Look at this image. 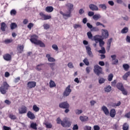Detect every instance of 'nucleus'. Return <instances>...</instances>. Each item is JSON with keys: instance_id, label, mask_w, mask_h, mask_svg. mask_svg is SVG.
I'll return each mask as SVG.
<instances>
[{"instance_id": "nucleus-12", "label": "nucleus", "mask_w": 130, "mask_h": 130, "mask_svg": "<svg viewBox=\"0 0 130 130\" xmlns=\"http://www.w3.org/2000/svg\"><path fill=\"white\" fill-rule=\"evenodd\" d=\"M26 115L28 118H29V119L31 120L35 119V118H36L35 114H34V113H33V112H31L30 111H28L27 112Z\"/></svg>"}, {"instance_id": "nucleus-50", "label": "nucleus", "mask_w": 130, "mask_h": 130, "mask_svg": "<svg viewBox=\"0 0 130 130\" xmlns=\"http://www.w3.org/2000/svg\"><path fill=\"white\" fill-rule=\"evenodd\" d=\"M5 42L6 44H9V43H12V42H13V40L6 39V40H5Z\"/></svg>"}, {"instance_id": "nucleus-3", "label": "nucleus", "mask_w": 130, "mask_h": 130, "mask_svg": "<svg viewBox=\"0 0 130 130\" xmlns=\"http://www.w3.org/2000/svg\"><path fill=\"white\" fill-rule=\"evenodd\" d=\"M116 87L118 90H120L122 92V94L123 95H127V91L125 88H124V87L123 86V84L122 83L119 82L116 85Z\"/></svg>"}, {"instance_id": "nucleus-23", "label": "nucleus", "mask_w": 130, "mask_h": 130, "mask_svg": "<svg viewBox=\"0 0 130 130\" xmlns=\"http://www.w3.org/2000/svg\"><path fill=\"white\" fill-rule=\"evenodd\" d=\"M7 28V24L5 22L1 23V29L3 32H5L6 31V29Z\"/></svg>"}, {"instance_id": "nucleus-41", "label": "nucleus", "mask_w": 130, "mask_h": 130, "mask_svg": "<svg viewBox=\"0 0 130 130\" xmlns=\"http://www.w3.org/2000/svg\"><path fill=\"white\" fill-rule=\"evenodd\" d=\"M49 66L51 68V70L54 71V67H55V63H49Z\"/></svg>"}, {"instance_id": "nucleus-33", "label": "nucleus", "mask_w": 130, "mask_h": 130, "mask_svg": "<svg viewBox=\"0 0 130 130\" xmlns=\"http://www.w3.org/2000/svg\"><path fill=\"white\" fill-rule=\"evenodd\" d=\"M121 33H122L123 34H125L126 33H127V32H128V28H127V27H124L121 31Z\"/></svg>"}, {"instance_id": "nucleus-15", "label": "nucleus", "mask_w": 130, "mask_h": 130, "mask_svg": "<svg viewBox=\"0 0 130 130\" xmlns=\"http://www.w3.org/2000/svg\"><path fill=\"white\" fill-rule=\"evenodd\" d=\"M36 86V82L29 81L27 83V87L29 89H32V88H35Z\"/></svg>"}, {"instance_id": "nucleus-58", "label": "nucleus", "mask_w": 130, "mask_h": 130, "mask_svg": "<svg viewBox=\"0 0 130 130\" xmlns=\"http://www.w3.org/2000/svg\"><path fill=\"white\" fill-rule=\"evenodd\" d=\"M79 27H81V25L80 24H75L73 25L74 29H77V28H79Z\"/></svg>"}, {"instance_id": "nucleus-14", "label": "nucleus", "mask_w": 130, "mask_h": 130, "mask_svg": "<svg viewBox=\"0 0 130 130\" xmlns=\"http://www.w3.org/2000/svg\"><path fill=\"white\" fill-rule=\"evenodd\" d=\"M17 53H22L24 51V45H18L17 47Z\"/></svg>"}, {"instance_id": "nucleus-18", "label": "nucleus", "mask_w": 130, "mask_h": 130, "mask_svg": "<svg viewBox=\"0 0 130 130\" xmlns=\"http://www.w3.org/2000/svg\"><path fill=\"white\" fill-rule=\"evenodd\" d=\"M102 110L103 111L104 113H105V115H109V110H108V108L106 107V106H103L102 107Z\"/></svg>"}, {"instance_id": "nucleus-27", "label": "nucleus", "mask_w": 130, "mask_h": 130, "mask_svg": "<svg viewBox=\"0 0 130 130\" xmlns=\"http://www.w3.org/2000/svg\"><path fill=\"white\" fill-rule=\"evenodd\" d=\"M130 76V71H128L127 72H126L123 76V80H125V81H126V80H127V78H128V77H129Z\"/></svg>"}, {"instance_id": "nucleus-42", "label": "nucleus", "mask_w": 130, "mask_h": 130, "mask_svg": "<svg viewBox=\"0 0 130 130\" xmlns=\"http://www.w3.org/2000/svg\"><path fill=\"white\" fill-rule=\"evenodd\" d=\"M33 27H34V24L33 23L30 22L27 25V28L29 30H31Z\"/></svg>"}, {"instance_id": "nucleus-63", "label": "nucleus", "mask_w": 130, "mask_h": 130, "mask_svg": "<svg viewBox=\"0 0 130 130\" xmlns=\"http://www.w3.org/2000/svg\"><path fill=\"white\" fill-rule=\"evenodd\" d=\"M3 128L4 130H11V127L7 126H4Z\"/></svg>"}, {"instance_id": "nucleus-52", "label": "nucleus", "mask_w": 130, "mask_h": 130, "mask_svg": "<svg viewBox=\"0 0 130 130\" xmlns=\"http://www.w3.org/2000/svg\"><path fill=\"white\" fill-rule=\"evenodd\" d=\"M84 130H92V127L88 125H86L84 127Z\"/></svg>"}, {"instance_id": "nucleus-19", "label": "nucleus", "mask_w": 130, "mask_h": 130, "mask_svg": "<svg viewBox=\"0 0 130 130\" xmlns=\"http://www.w3.org/2000/svg\"><path fill=\"white\" fill-rule=\"evenodd\" d=\"M45 66L43 63H40V64H38L36 67V70L37 71H38L39 72H40V71H42V70L43 69V68H45Z\"/></svg>"}, {"instance_id": "nucleus-55", "label": "nucleus", "mask_w": 130, "mask_h": 130, "mask_svg": "<svg viewBox=\"0 0 130 130\" xmlns=\"http://www.w3.org/2000/svg\"><path fill=\"white\" fill-rule=\"evenodd\" d=\"M94 12L89 11L88 13L89 17H93L94 16Z\"/></svg>"}, {"instance_id": "nucleus-49", "label": "nucleus", "mask_w": 130, "mask_h": 130, "mask_svg": "<svg viewBox=\"0 0 130 130\" xmlns=\"http://www.w3.org/2000/svg\"><path fill=\"white\" fill-rule=\"evenodd\" d=\"M10 14L12 16H15L17 14V11L15 9H13L11 11Z\"/></svg>"}, {"instance_id": "nucleus-45", "label": "nucleus", "mask_w": 130, "mask_h": 130, "mask_svg": "<svg viewBox=\"0 0 130 130\" xmlns=\"http://www.w3.org/2000/svg\"><path fill=\"white\" fill-rule=\"evenodd\" d=\"M112 79H113V74H110L109 76H108V80L109 82H111V81H112Z\"/></svg>"}, {"instance_id": "nucleus-13", "label": "nucleus", "mask_w": 130, "mask_h": 130, "mask_svg": "<svg viewBox=\"0 0 130 130\" xmlns=\"http://www.w3.org/2000/svg\"><path fill=\"white\" fill-rule=\"evenodd\" d=\"M102 36L103 37L104 39H106L107 38H108V36H109L108 30L106 29H102Z\"/></svg>"}, {"instance_id": "nucleus-31", "label": "nucleus", "mask_w": 130, "mask_h": 130, "mask_svg": "<svg viewBox=\"0 0 130 130\" xmlns=\"http://www.w3.org/2000/svg\"><path fill=\"white\" fill-rule=\"evenodd\" d=\"M30 127L32 129H37V124L36 123L32 122L30 124Z\"/></svg>"}, {"instance_id": "nucleus-57", "label": "nucleus", "mask_w": 130, "mask_h": 130, "mask_svg": "<svg viewBox=\"0 0 130 130\" xmlns=\"http://www.w3.org/2000/svg\"><path fill=\"white\" fill-rule=\"evenodd\" d=\"M46 126L47 128H51L52 127V124L51 123L46 124Z\"/></svg>"}, {"instance_id": "nucleus-34", "label": "nucleus", "mask_w": 130, "mask_h": 130, "mask_svg": "<svg viewBox=\"0 0 130 130\" xmlns=\"http://www.w3.org/2000/svg\"><path fill=\"white\" fill-rule=\"evenodd\" d=\"M32 109L34 111H35V112H38V111L40 110L39 107H37V105H34L33 106Z\"/></svg>"}, {"instance_id": "nucleus-61", "label": "nucleus", "mask_w": 130, "mask_h": 130, "mask_svg": "<svg viewBox=\"0 0 130 130\" xmlns=\"http://www.w3.org/2000/svg\"><path fill=\"white\" fill-rule=\"evenodd\" d=\"M83 111L82 110H76L75 111V113L76 114H81Z\"/></svg>"}, {"instance_id": "nucleus-46", "label": "nucleus", "mask_w": 130, "mask_h": 130, "mask_svg": "<svg viewBox=\"0 0 130 130\" xmlns=\"http://www.w3.org/2000/svg\"><path fill=\"white\" fill-rule=\"evenodd\" d=\"M91 31H92L93 32H98L99 31V28L98 27H92Z\"/></svg>"}, {"instance_id": "nucleus-30", "label": "nucleus", "mask_w": 130, "mask_h": 130, "mask_svg": "<svg viewBox=\"0 0 130 130\" xmlns=\"http://www.w3.org/2000/svg\"><path fill=\"white\" fill-rule=\"evenodd\" d=\"M129 128V126L127 123H124L122 125V129L123 130H128Z\"/></svg>"}, {"instance_id": "nucleus-39", "label": "nucleus", "mask_w": 130, "mask_h": 130, "mask_svg": "<svg viewBox=\"0 0 130 130\" xmlns=\"http://www.w3.org/2000/svg\"><path fill=\"white\" fill-rule=\"evenodd\" d=\"M99 8L102 9V10H106V9H107V7H106V5L105 4L99 5Z\"/></svg>"}, {"instance_id": "nucleus-40", "label": "nucleus", "mask_w": 130, "mask_h": 130, "mask_svg": "<svg viewBox=\"0 0 130 130\" xmlns=\"http://www.w3.org/2000/svg\"><path fill=\"white\" fill-rule=\"evenodd\" d=\"M44 29L45 30H48V29H49L50 28V25L47 23H45L43 24Z\"/></svg>"}, {"instance_id": "nucleus-17", "label": "nucleus", "mask_w": 130, "mask_h": 130, "mask_svg": "<svg viewBox=\"0 0 130 130\" xmlns=\"http://www.w3.org/2000/svg\"><path fill=\"white\" fill-rule=\"evenodd\" d=\"M89 8L91 11H99V8L97 6L94 4H90Z\"/></svg>"}, {"instance_id": "nucleus-48", "label": "nucleus", "mask_w": 130, "mask_h": 130, "mask_svg": "<svg viewBox=\"0 0 130 130\" xmlns=\"http://www.w3.org/2000/svg\"><path fill=\"white\" fill-rule=\"evenodd\" d=\"M83 61L86 66H89V60L87 58H85Z\"/></svg>"}, {"instance_id": "nucleus-60", "label": "nucleus", "mask_w": 130, "mask_h": 130, "mask_svg": "<svg viewBox=\"0 0 130 130\" xmlns=\"http://www.w3.org/2000/svg\"><path fill=\"white\" fill-rule=\"evenodd\" d=\"M94 130H100V127L97 125L93 126Z\"/></svg>"}, {"instance_id": "nucleus-11", "label": "nucleus", "mask_w": 130, "mask_h": 130, "mask_svg": "<svg viewBox=\"0 0 130 130\" xmlns=\"http://www.w3.org/2000/svg\"><path fill=\"white\" fill-rule=\"evenodd\" d=\"M19 114H24L27 113V107L25 106H22L21 108L18 109Z\"/></svg>"}, {"instance_id": "nucleus-54", "label": "nucleus", "mask_w": 130, "mask_h": 130, "mask_svg": "<svg viewBox=\"0 0 130 130\" xmlns=\"http://www.w3.org/2000/svg\"><path fill=\"white\" fill-rule=\"evenodd\" d=\"M57 123L58 124H61V122H62V121L61 120V119H60V118H57Z\"/></svg>"}, {"instance_id": "nucleus-9", "label": "nucleus", "mask_w": 130, "mask_h": 130, "mask_svg": "<svg viewBox=\"0 0 130 130\" xmlns=\"http://www.w3.org/2000/svg\"><path fill=\"white\" fill-rule=\"evenodd\" d=\"M86 49V52L88 54V55L89 56V57H91L92 58V57H94V55H93V53L92 52L91 47H90V46H85Z\"/></svg>"}, {"instance_id": "nucleus-5", "label": "nucleus", "mask_w": 130, "mask_h": 130, "mask_svg": "<svg viewBox=\"0 0 130 130\" xmlns=\"http://www.w3.org/2000/svg\"><path fill=\"white\" fill-rule=\"evenodd\" d=\"M103 69L99 65H95L94 66L93 72L97 75V76H100L101 74H102Z\"/></svg>"}, {"instance_id": "nucleus-8", "label": "nucleus", "mask_w": 130, "mask_h": 130, "mask_svg": "<svg viewBox=\"0 0 130 130\" xmlns=\"http://www.w3.org/2000/svg\"><path fill=\"white\" fill-rule=\"evenodd\" d=\"M40 16L42 18V20L46 21V20H49L51 18V16L44 14L43 12L40 13Z\"/></svg>"}, {"instance_id": "nucleus-10", "label": "nucleus", "mask_w": 130, "mask_h": 130, "mask_svg": "<svg viewBox=\"0 0 130 130\" xmlns=\"http://www.w3.org/2000/svg\"><path fill=\"white\" fill-rule=\"evenodd\" d=\"M71 92H72V89H71V85L68 86L67 88H66L64 92H63V96H69L70 94H71Z\"/></svg>"}, {"instance_id": "nucleus-44", "label": "nucleus", "mask_w": 130, "mask_h": 130, "mask_svg": "<svg viewBox=\"0 0 130 130\" xmlns=\"http://www.w3.org/2000/svg\"><path fill=\"white\" fill-rule=\"evenodd\" d=\"M121 104V103L120 102H118L117 104L114 103L112 105V106L113 107H117V106H120V105Z\"/></svg>"}, {"instance_id": "nucleus-6", "label": "nucleus", "mask_w": 130, "mask_h": 130, "mask_svg": "<svg viewBox=\"0 0 130 130\" xmlns=\"http://www.w3.org/2000/svg\"><path fill=\"white\" fill-rule=\"evenodd\" d=\"M38 37L36 35H33L30 37V41L31 43H34V44H37V42H38Z\"/></svg>"}, {"instance_id": "nucleus-24", "label": "nucleus", "mask_w": 130, "mask_h": 130, "mask_svg": "<svg viewBox=\"0 0 130 130\" xmlns=\"http://www.w3.org/2000/svg\"><path fill=\"white\" fill-rule=\"evenodd\" d=\"M36 45H39L40 47H45V44L40 40H39Z\"/></svg>"}, {"instance_id": "nucleus-32", "label": "nucleus", "mask_w": 130, "mask_h": 130, "mask_svg": "<svg viewBox=\"0 0 130 130\" xmlns=\"http://www.w3.org/2000/svg\"><path fill=\"white\" fill-rule=\"evenodd\" d=\"M93 20H95V21H97V20H99L100 18H101V16H100V15L99 14H95L92 17Z\"/></svg>"}, {"instance_id": "nucleus-20", "label": "nucleus", "mask_w": 130, "mask_h": 130, "mask_svg": "<svg viewBox=\"0 0 130 130\" xmlns=\"http://www.w3.org/2000/svg\"><path fill=\"white\" fill-rule=\"evenodd\" d=\"M3 58L5 60L9 61L12 59V55H11L10 54H6L3 56Z\"/></svg>"}, {"instance_id": "nucleus-4", "label": "nucleus", "mask_w": 130, "mask_h": 130, "mask_svg": "<svg viewBox=\"0 0 130 130\" xmlns=\"http://www.w3.org/2000/svg\"><path fill=\"white\" fill-rule=\"evenodd\" d=\"M61 125L63 127H70L72 125V122L69 118H64L61 122Z\"/></svg>"}, {"instance_id": "nucleus-51", "label": "nucleus", "mask_w": 130, "mask_h": 130, "mask_svg": "<svg viewBox=\"0 0 130 130\" xmlns=\"http://www.w3.org/2000/svg\"><path fill=\"white\" fill-rule=\"evenodd\" d=\"M105 82V79L104 78H101L99 80V83L100 84H103V83Z\"/></svg>"}, {"instance_id": "nucleus-1", "label": "nucleus", "mask_w": 130, "mask_h": 130, "mask_svg": "<svg viewBox=\"0 0 130 130\" xmlns=\"http://www.w3.org/2000/svg\"><path fill=\"white\" fill-rule=\"evenodd\" d=\"M66 8L68 10L66 13H64L62 11H60V14L64 18H71L72 17V12L74 11V4L72 3H67L66 4Z\"/></svg>"}, {"instance_id": "nucleus-21", "label": "nucleus", "mask_w": 130, "mask_h": 130, "mask_svg": "<svg viewBox=\"0 0 130 130\" xmlns=\"http://www.w3.org/2000/svg\"><path fill=\"white\" fill-rule=\"evenodd\" d=\"M115 115H116V111H115V109H111L110 111V116L111 117H115Z\"/></svg>"}, {"instance_id": "nucleus-16", "label": "nucleus", "mask_w": 130, "mask_h": 130, "mask_svg": "<svg viewBox=\"0 0 130 130\" xmlns=\"http://www.w3.org/2000/svg\"><path fill=\"white\" fill-rule=\"evenodd\" d=\"M113 39L111 38L110 39L108 40V42L107 43V46L106 48V50L107 51H109L110 50V47H111V43L112 42Z\"/></svg>"}, {"instance_id": "nucleus-2", "label": "nucleus", "mask_w": 130, "mask_h": 130, "mask_svg": "<svg viewBox=\"0 0 130 130\" xmlns=\"http://www.w3.org/2000/svg\"><path fill=\"white\" fill-rule=\"evenodd\" d=\"M10 88V85L8 84L7 81H4L2 85L0 87V91L2 94H5L8 92V90Z\"/></svg>"}, {"instance_id": "nucleus-7", "label": "nucleus", "mask_w": 130, "mask_h": 130, "mask_svg": "<svg viewBox=\"0 0 130 130\" xmlns=\"http://www.w3.org/2000/svg\"><path fill=\"white\" fill-rule=\"evenodd\" d=\"M59 107L63 109H66V108H70V105L67 102H63L59 104Z\"/></svg>"}, {"instance_id": "nucleus-38", "label": "nucleus", "mask_w": 130, "mask_h": 130, "mask_svg": "<svg viewBox=\"0 0 130 130\" xmlns=\"http://www.w3.org/2000/svg\"><path fill=\"white\" fill-rule=\"evenodd\" d=\"M123 68L124 71H128V69H129V66L127 64H124L123 65Z\"/></svg>"}, {"instance_id": "nucleus-26", "label": "nucleus", "mask_w": 130, "mask_h": 130, "mask_svg": "<svg viewBox=\"0 0 130 130\" xmlns=\"http://www.w3.org/2000/svg\"><path fill=\"white\" fill-rule=\"evenodd\" d=\"M18 27V25H17V23L15 22H12L10 24V28L11 30H14V29H16Z\"/></svg>"}, {"instance_id": "nucleus-22", "label": "nucleus", "mask_w": 130, "mask_h": 130, "mask_svg": "<svg viewBox=\"0 0 130 130\" xmlns=\"http://www.w3.org/2000/svg\"><path fill=\"white\" fill-rule=\"evenodd\" d=\"M45 11L47 13H51V12H53V7L52 6H48L45 8Z\"/></svg>"}, {"instance_id": "nucleus-37", "label": "nucleus", "mask_w": 130, "mask_h": 130, "mask_svg": "<svg viewBox=\"0 0 130 130\" xmlns=\"http://www.w3.org/2000/svg\"><path fill=\"white\" fill-rule=\"evenodd\" d=\"M99 52L100 53H102L103 54H105L106 53V51L105 50V48H104V47H102L101 50H100L99 51Z\"/></svg>"}, {"instance_id": "nucleus-25", "label": "nucleus", "mask_w": 130, "mask_h": 130, "mask_svg": "<svg viewBox=\"0 0 130 130\" xmlns=\"http://www.w3.org/2000/svg\"><path fill=\"white\" fill-rule=\"evenodd\" d=\"M80 119L81 120V121L84 122V121H88V119H89V118L87 117L86 116H81L79 117Z\"/></svg>"}, {"instance_id": "nucleus-43", "label": "nucleus", "mask_w": 130, "mask_h": 130, "mask_svg": "<svg viewBox=\"0 0 130 130\" xmlns=\"http://www.w3.org/2000/svg\"><path fill=\"white\" fill-rule=\"evenodd\" d=\"M87 35L89 39H92L93 38V35H92V33H91V31H88L87 33Z\"/></svg>"}, {"instance_id": "nucleus-28", "label": "nucleus", "mask_w": 130, "mask_h": 130, "mask_svg": "<svg viewBox=\"0 0 130 130\" xmlns=\"http://www.w3.org/2000/svg\"><path fill=\"white\" fill-rule=\"evenodd\" d=\"M49 87L50 88H53L54 87H56V84H55V82L51 80L49 82Z\"/></svg>"}, {"instance_id": "nucleus-36", "label": "nucleus", "mask_w": 130, "mask_h": 130, "mask_svg": "<svg viewBox=\"0 0 130 130\" xmlns=\"http://www.w3.org/2000/svg\"><path fill=\"white\" fill-rule=\"evenodd\" d=\"M99 42L100 43V47H103V46L104 45V44H105V42L103 41V40L102 39L99 40Z\"/></svg>"}, {"instance_id": "nucleus-29", "label": "nucleus", "mask_w": 130, "mask_h": 130, "mask_svg": "<svg viewBox=\"0 0 130 130\" xmlns=\"http://www.w3.org/2000/svg\"><path fill=\"white\" fill-rule=\"evenodd\" d=\"M112 90V87L110 85H108L105 88V92H107V93H109V92H110V91Z\"/></svg>"}, {"instance_id": "nucleus-62", "label": "nucleus", "mask_w": 130, "mask_h": 130, "mask_svg": "<svg viewBox=\"0 0 130 130\" xmlns=\"http://www.w3.org/2000/svg\"><path fill=\"white\" fill-rule=\"evenodd\" d=\"M87 26L89 29H92L93 28V25H92V24H90L89 23H87Z\"/></svg>"}, {"instance_id": "nucleus-53", "label": "nucleus", "mask_w": 130, "mask_h": 130, "mask_svg": "<svg viewBox=\"0 0 130 130\" xmlns=\"http://www.w3.org/2000/svg\"><path fill=\"white\" fill-rule=\"evenodd\" d=\"M48 60L50 62H54V61H55V59H54L53 57H51L50 58H49Z\"/></svg>"}, {"instance_id": "nucleus-35", "label": "nucleus", "mask_w": 130, "mask_h": 130, "mask_svg": "<svg viewBox=\"0 0 130 130\" xmlns=\"http://www.w3.org/2000/svg\"><path fill=\"white\" fill-rule=\"evenodd\" d=\"M9 118H10L11 119H12L13 120H15L17 119V116H16V115H15L13 114H9Z\"/></svg>"}, {"instance_id": "nucleus-47", "label": "nucleus", "mask_w": 130, "mask_h": 130, "mask_svg": "<svg viewBox=\"0 0 130 130\" xmlns=\"http://www.w3.org/2000/svg\"><path fill=\"white\" fill-rule=\"evenodd\" d=\"M52 48H53V49H54V50H55L56 51H57V50H58V47H57V45L56 44L52 45Z\"/></svg>"}, {"instance_id": "nucleus-59", "label": "nucleus", "mask_w": 130, "mask_h": 130, "mask_svg": "<svg viewBox=\"0 0 130 130\" xmlns=\"http://www.w3.org/2000/svg\"><path fill=\"white\" fill-rule=\"evenodd\" d=\"M68 66L69 68H70V69H73V68H74V66L73 65V63H72V62H69L68 64Z\"/></svg>"}, {"instance_id": "nucleus-64", "label": "nucleus", "mask_w": 130, "mask_h": 130, "mask_svg": "<svg viewBox=\"0 0 130 130\" xmlns=\"http://www.w3.org/2000/svg\"><path fill=\"white\" fill-rule=\"evenodd\" d=\"M125 117L127 118H130V112H128L125 115Z\"/></svg>"}, {"instance_id": "nucleus-56", "label": "nucleus", "mask_w": 130, "mask_h": 130, "mask_svg": "<svg viewBox=\"0 0 130 130\" xmlns=\"http://www.w3.org/2000/svg\"><path fill=\"white\" fill-rule=\"evenodd\" d=\"M73 130H78V129H79V126H78V124L74 125L73 127Z\"/></svg>"}]
</instances>
